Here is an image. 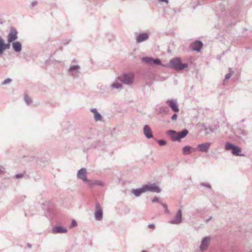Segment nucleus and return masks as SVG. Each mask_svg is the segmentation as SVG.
<instances>
[{
    "instance_id": "f257e3e1",
    "label": "nucleus",
    "mask_w": 252,
    "mask_h": 252,
    "mask_svg": "<svg viewBox=\"0 0 252 252\" xmlns=\"http://www.w3.org/2000/svg\"><path fill=\"white\" fill-rule=\"evenodd\" d=\"M189 133V131L185 129L180 132H177L174 130H169L167 131V135L173 141H181V139L185 137Z\"/></svg>"
},
{
    "instance_id": "f03ea898",
    "label": "nucleus",
    "mask_w": 252,
    "mask_h": 252,
    "mask_svg": "<svg viewBox=\"0 0 252 252\" xmlns=\"http://www.w3.org/2000/svg\"><path fill=\"white\" fill-rule=\"evenodd\" d=\"M168 65L170 68L180 71L187 68L189 64L187 63H182L180 58H175L170 60Z\"/></svg>"
},
{
    "instance_id": "7ed1b4c3",
    "label": "nucleus",
    "mask_w": 252,
    "mask_h": 252,
    "mask_svg": "<svg viewBox=\"0 0 252 252\" xmlns=\"http://www.w3.org/2000/svg\"><path fill=\"white\" fill-rule=\"evenodd\" d=\"M225 150L226 151L231 150V153L234 156L242 157L245 156L244 154L240 153V152L242 151V149L240 147L234 145L230 142H226L225 143Z\"/></svg>"
},
{
    "instance_id": "20e7f679",
    "label": "nucleus",
    "mask_w": 252,
    "mask_h": 252,
    "mask_svg": "<svg viewBox=\"0 0 252 252\" xmlns=\"http://www.w3.org/2000/svg\"><path fill=\"white\" fill-rule=\"evenodd\" d=\"M134 77V75L132 73H124L117 78L125 84L129 85L133 83Z\"/></svg>"
},
{
    "instance_id": "39448f33",
    "label": "nucleus",
    "mask_w": 252,
    "mask_h": 252,
    "mask_svg": "<svg viewBox=\"0 0 252 252\" xmlns=\"http://www.w3.org/2000/svg\"><path fill=\"white\" fill-rule=\"evenodd\" d=\"M87 169L85 168H82L78 171L77 177L84 182L87 183L89 186H93V184L91 183L92 181L88 180L87 178Z\"/></svg>"
},
{
    "instance_id": "423d86ee",
    "label": "nucleus",
    "mask_w": 252,
    "mask_h": 252,
    "mask_svg": "<svg viewBox=\"0 0 252 252\" xmlns=\"http://www.w3.org/2000/svg\"><path fill=\"white\" fill-rule=\"evenodd\" d=\"M80 66L79 65H70L67 69L68 74L71 76L73 78H76L79 77L80 73Z\"/></svg>"
},
{
    "instance_id": "0eeeda50",
    "label": "nucleus",
    "mask_w": 252,
    "mask_h": 252,
    "mask_svg": "<svg viewBox=\"0 0 252 252\" xmlns=\"http://www.w3.org/2000/svg\"><path fill=\"white\" fill-rule=\"evenodd\" d=\"M18 39V32L16 29L11 27L10 29V32L8 34L7 40L8 42L11 43Z\"/></svg>"
},
{
    "instance_id": "6e6552de",
    "label": "nucleus",
    "mask_w": 252,
    "mask_h": 252,
    "mask_svg": "<svg viewBox=\"0 0 252 252\" xmlns=\"http://www.w3.org/2000/svg\"><path fill=\"white\" fill-rule=\"evenodd\" d=\"M145 192L150 191L151 192L159 193L161 189L157 186L155 184L143 185Z\"/></svg>"
},
{
    "instance_id": "1a4fd4ad",
    "label": "nucleus",
    "mask_w": 252,
    "mask_h": 252,
    "mask_svg": "<svg viewBox=\"0 0 252 252\" xmlns=\"http://www.w3.org/2000/svg\"><path fill=\"white\" fill-rule=\"evenodd\" d=\"M211 237L209 236L205 237L202 240L199 249L201 252L206 250L211 242Z\"/></svg>"
},
{
    "instance_id": "9d476101",
    "label": "nucleus",
    "mask_w": 252,
    "mask_h": 252,
    "mask_svg": "<svg viewBox=\"0 0 252 252\" xmlns=\"http://www.w3.org/2000/svg\"><path fill=\"white\" fill-rule=\"evenodd\" d=\"M182 221V213L181 210H179L175 217V218L170 220L169 223L173 224H179Z\"/></svg>"
},
{
    "instance_id": "9b49d317",
    "label": "nucleus",
    "mask_w": 252,
    "mask_h": 252,
    "mask_svg": "<svg viewBox=\"0 0 252 252\" xmlns=\"http://www.w3.org/2000/svg\"><path fill=\"white\" fill-rule=\"evenodd\" d=\"M95 211L94 213V218L96 220H100L102 219L103 212L100 208L99 204L97 202L95 204Z\"/></svg>"
},
{
    "instance_id": "f8f14e48",
    "label": "nucleus",
    "mask_w": 252,
    "mask_h": 252,
    "mask_svg": "<svg viewBox=\"0 0 252 252\" xmlns=\"http://www.w3.org/2000/svg\"><path fill=\"white\" fill-rule=\"evenodd\" d=\"M211 146L210 142H206L199 144L197 146V150L201 152L207 153Z\"/></svg>"
},
{
    "instance_id": "ddd939ff",
    "label": "nucleus",
    "mask_w": 252,
    "mask_h": 252,
    "mask_svg": "<svg viewBox=\"0 0 252 252\" xmlns=\"http://www.w3.org/2000/svg\"><path fill=\"white\" fill-rule=\"evenodd\" d=\"M10 43H5L3 39L0 35V55H2L4 50L9 49L10 47Z\"/></svg>"
},
{
    "instance_id": "4468645a",
    "label": "nucleus",
    "mask_w": 252,
    "mask_h": 252,
    "mask_svg": "<svg viewBox=\"0 0 252 252\" xmlns=\"http://www.w3.org/2000/svg\"><path fill=\"white\" fill-rule=\"evenodd\" d=\"M166 103L169 105L173 112H178L179 111V109L177 102L175 100L173 99H168L166 100Z\"/></svg>"
},
{
    "instance_id": "2eb2a0df",
    "label": "nucleus",
    "mask_w": 252,
    "mask_h": 252,
    "mask_svg": "<svg viewBox=\"0 0 252 252\" xmlns=\"http://www.w3.org/2000/svg\"><path fill=\"white\" fill-rule=\"evenodd\" d=\"M143 133L145 137L148 139L153 137V132L151 128L148 125H145L143 128Z\"/></svg>"
},
{
    "instance_id": "dca6fc26",
    "label": "nucleus",
    "mask_w": 252,
    "mask_h": 252,
    "mask_svg": "<svg viewBox=\"0 0 252 252\" xmlns=\"http://www.w3.org/2000/svg\"><path fill=\"white\" fill-rule=\"evenodd\" d=\"M149 38V35L147 33H141L136 37V43H139L147 40Z\"/></svg>"
},
{
    "instance_id": "f3484780",
    "label": "nucleus",
    "mask_w": 252,
    "mask_h": 252,
    "mask_svg": "<svg viewBox=\"0 0 252 252\" xmlns=\"http://www.w3.org/2000/svg\"><path fill=\"white\" fill-rule=\"evenodd\" d=\"M202 46L203 43L201 41L196 40L191 45L192 50L193 51L199 52L200 51Z\"/></svg>"
},
{
    "instance_id": "a211bd4d",
    "label": "nucleus",
    "mask_w": 252,
    "mask_h": 252,
    "mask_svg": "<svg viewBox=\"0 0 252 252\" xmlns=\"http://www.w3.org/2000/svg\"><path fill=\"white\" fill-rule=\"evenodd\" d=\"M131 192L134 195L135 197L140 196L141 194L145 192L144 186H143L142 188L139 189H132L131 190Z\"/></svg>"
},
{
    "instance_id": "6ab92c4d",
    "label": "nucleus",
    "mask_w": 252,
    "mask_h": 252,
    "mask_svg": "<svg viewBox=\"0 0 252 252\" xmlns=\"http://www.w3.org/2000/svg\"><path fill=\"white\" fill-rule=\"evenodd\" d=\"M67 232V229L62 226H56L52 228V232L54 234L56 233H64Z\"/></svg>"
},
{
    "instance_id": "aec40b11",
    "label": "nucleus",
    "mask_w": 252,
    "mask_h": 252,
    "mask_svg": "<svg viewBox=\"0 0 252 252\" xmlns=\"http://www.w3.org/2000/svg\"><path fill=\"white\" fill-rule=\"evenodd\" d=\"M12 48L16 52H20L22 50V45L19 41L12 42Z\"/></svg>"
},
{
    "instance_id": "412c9836",
    "label": "nucleus",
    "mask_w": 252,
    "mask_h": 252,
    "mask_svg": "<svg viewBox=\"0 0 252 252\" xmlns=\"http://www.w3.org/2000/svg\"><path fill=\"white\" fill-rule=\"evenodd\" d=\"M192 147L190 146H185L183 148V154L184 155H189L191 154Z\"/></svg>"
},
{
    "instance_id": "4be33fe9",
    "label": "nucleus",
    "mask_w": 252,
    "mask_h": 252,
    "mask_svg": "<svg viewBox=\"0 0 252 252\" xmlns=\"http://www.w3.org/2000/svg\"><path fill=\"white\" fill-rule=\"evenodd\" d=\"M110 87L112 89H118V90H121L123 88L122 85L118 82H115L113 83L111 85Z\"/></svg>"
},
{
    "instance_id": "5701e85b",
    "label": "nucleus",
    "mask_w": 252,
    "mask_h": 252,
    "mask_svg": "<svg viewBox=\"0 0 252 252\" xmlns=\"http://www.w3.org/2000/svg\"><path fill=\"white\" fill-rule=\"evenodd\" d=\"M153 58L146 57L142 58V61L150 64H153Z\"/></svg>"
},
{
    "instance_id": "b1692460",
    "label": "nucleus",
    "mask_w": 252,
    "mask_h": 252,
    "mask_svg": "<svg viewBox=\"0 0 252 252\" xmlns=\"http://www.w3.org/2000/svg\"><path fill=\"white\" fill-rule=\"evenodd\" d=\"M92 184H93V186L94 185H97L101 187H103L105 185L104 183L100 180H95L94 181H92Z\"/></svg>"
},
{
    "instance_id": "393cba45",
    "label": "nucleus",
    "mask_w": 252,
    "mask_h": 252,
    "mask_svg": "<svg viewBox=\"0 0 252 252\" xmlns=\"http://www.w3.org/2000/svg\"><path fill=\"white\" fill-rule=\"evenodd\" d=\"M158 111L160 114L167 113L169 111V109L167 107L162 106L159 108Z\"/></svg>"
},
{
    "instance_id": "a878e982",
    "label": "nucleus",
    "mask_w": 252,
    "mask_h": 252,
    "mask_svg": "<svg viewBox=\"0 0 252 252\" xmlns=\"http://www.w3.org/2000/svg\"><path fill=\"white\" fill-rule=\"evenodd\" d=\"M94 119L96 122L99 121L102 119V117L99 113L97 112L94 115Z\"/></svg>"
},
{
    "instance_id": "bb28decb",
    "label": "nucleus",
    "mask_w": 252,
    "mask_h": 252,
    "mask_svg": "<svg viewBox=\"0 0 252 252\" xmlns=\"http://www.w3.org/2000/svg\"><path fill=\"white\" fill-rule=\"evenodd\" d=\"M232 73H233V71H232L231 68H229V73H228L227 74H226V75L225 76L224 80H226L229 79L231 77V76H232Z\"/></svg>"
},
{
    "instance_id": "cd10ccee",
    "label": "nucleus",
    "mask_w": 252,
    "mask_h": 252,
    "mask_svg": "<svg viewBox=\"0 0 252 252\" xmlns=\"http://www.w3.org/2000/svg\"><path fill=\"white\" fill-rule=\"evenodd\" d=\"M24 100L28 105H30L32 103L31 98L27 95L25 96Z\"/></svg>"
},
{
    "instance_id": "c85d7f7f",
    "label": "nucleus",
    "mask_w": 252,
    "mask_h": 252,
    "mask_svg": "<svg viewBox=\"0 0 252 252\" xmlns=\"http://www.w3.org/2000/svg\"><path fill=\"white\" fill-rule=\"evenodd\" d=\"M153 64L162 65L160 60L158 59H153Z\"/></svg>"
},
{
    "instance_id": "c756f323",
    "label": "nucleus",
    "mask_w": 252,
    "mask_h": 252,
    "mask_svg": "<svg viewBox=\"0 0 252 252\" xmlns=\"http://www.w3.org/2000/svg\"><path fill=\"white\" fill-rule=\"evenodd\" d=\"M158 143L160 145V146H163L165 145L166 144V141L164 140H158Z\"/></svg>"
},
{
    "instance_id": "7c9ffc66",
    "label": "nucleus",
    "mask_w": 252,
    "mask_h": 252,
    "mask_svg": "<svg viewBox=\"0 0 252 252\" xmlns=\"http://www.w3.org/2000/svg\"><path fill=\"white\" fill-rule=\"evenodd\" d=\"M11 80L10 78H7V79H5V80L3 81V82H2V85H6V84H8V83H10V82H11Z\"/></svg>"
},
{
    "instance_id": "2f4dec72",
    "label": "nucleus",
    "mask_w": 252,
    "mask_h": 252,
    "mask_svg": "<svg viewBox=\"0 0 252 252\" xmlns=\"http://www.w3.org/2000/svg\"><path fill=\"white\" fill-rule=\"evenodd\" d=\"M5 173V168L4 167L0 166V175L3 174Z\"/></svg>"
},
{
    "instance_id": "473e14b6",
    "label": "nucleus",
    "mask_w": 252,
    "mask_h": 252,
    "mask_svg": "<svg viewBox=\"0 0 252 252\" xmlns=\"http://www.w3.org/2000/svg\"><path fill=\"white\" fill-rule=\"evenodd\" d=\"M77 224L76 221L74 220H72L71 223V227H75L77 226Z\"/></svg>"
},
{
    "instance_id": "72a5a7b5",
    "label": "nucleus",
    "mask_w": 252,
    "mask_h": 252,
    "mask_svg": "<svg viewBox=\"0 0 252 252\" xmlns=\"http://www.w3.org/2000/svg\"><path fill=\"white\" fill-rule=\"evenodd\" d=\"M90 111L91 112H92L94 114V115H95V114H96L98 112L96 108H91L90 109Z\"/></svg>"
},
{
    "instance_id": "f704fd0d",
    "label": "nucleus",
    "mask_w": 252,
    "mask_h": 252,
    "mask_svg": "<svg viewBox=\"0 0 252 252\" xmlns=\"http://www.w3.org/2000/svg\"><path fill=\"white\" fill-rule=\"evenodd\" d=\"M152 202L153 203H155V202H159V198L158 197H155L152 200Z\"/></svg>"
},
{
    "instance_id": "c9c22d12",
    "label": "nucleus",
    "mask_w": 252,
    "mask_h": 252,
    "mask_svg": "<svg viewBox=\"0 0 252 252\" xmlns=\"http://www.w3.org/2000/svg\"><path fill=\"white\" fill-rule=\"evenodd\" d=\"M37 2L35 0L32 1L31 3V7H33L37 5Z\"/></svg>"
},
{
    "instance_id": "e433bc0d",
    "label": "nucleus",
    "mask_w": 252,
    "mask_h": 252,
    "mask_svg": "<svg viewBox=\"0 0 252 252\" xmlns=\"http://www.w3.org/2000/svg\"><path fill=\"white\" fill-rule=\"evenodd\" d=\"M177 115L176 114H174L171 117V120L173 121H175L177 120Z\"/></svg>"
},
{
    "instance_id": "4c0bfd02",
    "label": "nucleus",
    "mask_w": 252,
    "mask_h": 252,
    "mask_svg": "<svg viewBox=\"0 0 252 252\" xmlns=\"http://www.w3.org/2000/svg\"><path fill=\"white\" fill-rule=\"evenodd\" d=\"M161 204V205L163 206V207L166 210V212H168V208H167V205L166 204H165V203H160Z\"/></svg>"
},
{
    "instance_id": "58836bf2",
    "label": "nucleus",
    "mask_w": 252,
    "mask_h": 252,
    "mask_svg": "<svg viewBox=\"0 0 252 252\" xmlns=\"http://www.w3.org/2000/svg\"><path fill=\"white\" fill-rule=\"evenodd\" d=\"M23 176V174H16L15 176L16 178L17 179L21 178Z\"/></svg>"
},
{
    "instance_id": "ea45409f",
    "label": "nucleus",
    "mask_w": 252,
    "mask_h": 252,
    "mask_svg": "<svg viewBox=\"0 0 252 252\" xmlns=\"http://www.w3.org/2000/svg\"><path fill=\"white\" fill-rule=\"evenodd\" d=\"M148 227L149 228L154 229L155 227V226L154 224H150L148 225Z\"/></svg>"
},
{
    "instance_id": "a19ab883",
    "label": "nucleus",
    "mask_w": 252,
    "mask_h": 252,
    "mask_svg": "<svg viewBox=\"0 0 252 252\" xmlns=\"http://www.w3.org/2000/svg\"><path fill=\"white\" fill-rule=\"evenodd\" d=\"M201 185L203 186L209 188H211L210 185L209 184H208L202 183V184H201Z\"/></svg>"
},
{
    "instance_id": "79ce46f5",
    "label": "nucleus",
    "mask_w": 252,
    "mask_h": 252,
    "mask_svg": "<svg viewBox=\"0 0 252 252\" xmlns=\"http://www.w3.org/2000/svg\"><path fill=\"white\" fill-rule=\"evenodd\" d=\"M212 219V217L211 216L209 218L205 220V222L206 223H208Z\"/></svg>"
},
{
    "instance_id": "37998d69",
    "label": "nucleus",
    "mask_w": 252,
    "mask_h": 252,
    "mask_svg": "<svg viewBox=\"0 0 252 252\" xmlns=\"http://www.w3.org/2000/svg\"><path fill=\"white\" fill-rule=\"evenodd\" d=\"M159 1L165 2L166 3H168V0H158Z\"/></svg>"
},
{
    "instance_id": "c03bdc74",
    "label": "nucleus",
    "mask_w": 252,
    "mask_h": 252,
    "mask_svg": "<svg viewBox=\"0 0 252 252\" xmlns=\"http://www.w3.org/2000/svg\"><path fill=\"white\" fill-rule=\"evenodd\" d=\"M70 41V40H69L66 42L63 43V44L66 45V44H68Z\"/></svg>"
},
{
    "instance_id": "a18cd8bd",
    "label": "nucleus",
    "mask_w": 252,
    "mask_h": 252,
    "mask_svg": "<svg viewBox=\"0 0 252 252\" xmlns=\"http://www.w3.org/2000/svg\"><path fill=\"white\" fill-rule=\"evenodd\" d=\"M141 252H147V251H145V250H143V251H142Z\"/></svg>"
},
{
    "instance_id": "49530a36",
    "label": "nucleus",
    "mask_w": 252,
    "mask_h": 252,
    "mask_svg": "<svg viewBox=\"0 0 252 252\" xmlns=\"http://www.w3.org/2000/svg\"><path fill=\"white\" fill-rule=\"evenodd\" d=\"M204 130H205V131H207V128L206 127H205Z\"/></svg>"
},
{
    "instance_id": "de8ad7c7",
    "label": "nucleus",
    "mask_w": 252,
    "mask_h": 252,
    "mask_svg": "<svg viewBox=\"0 0 252 252\" xmlns=\"http://www.w3.org/2000/svg\"><path fill=\"white\" fill-rule=\"evenodd\" d=\"M28 246H29V247H31V245L30 244H28Z\"/></svg>"
},
{
    "instance_id": "09e8293b",
    "label": "nucleus",
    "mask_w": 252,
    "mask_h": 252,
    "mask_svg": "<svg viewBox=\"0 0 252 252\" xmlns=\"http://www.w3.org/2000/svg\"><path fill=\"white\" fill-rule=\"evenodd\" d=\"M250 252H252V251H251Z\"/></svg>"
}]
</instances>
